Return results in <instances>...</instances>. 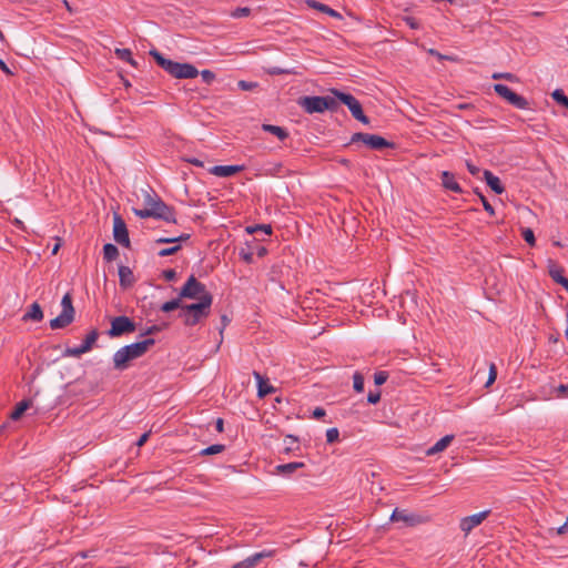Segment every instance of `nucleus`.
<instances>
[{"mask_svg": "<svg viewBox=\"0 0 568 568\" xmlns=\"http://www.w3.org/2000/svg\"><path fill=\"white\" fill-rule=\"evenodd\" d=\"M154 343L155 341L153 338H146L142 342L121 347L113 355L114 368L118 371L128 368L130 361L143 356Z\"/></svg>", "mask_w": 568, "mask_h": 568, "instance_id": "f257e3e1", "label": "nucleus"}, {"mask_svg": "<svg viewBox=\"0 0 568 568\" xmlns=\"http://www.w3.org/2000/svg\"><path fill=\"white\" fill-rule=\"evenodd\" d=\"M149 54L155 62L171 77L175 79H194L199 75V70L191 63H180L166 59L158 50H150Z\"/></svg>", "mask_w": 568, "mask_h": 568, "instance_id": "f03ea898", "label": "nucleus"}, {"mask_svg": "<svg viewBox=\"0 0 568 568\" xmlns=\"http://www.w3.org/2000/svg\"><path fill=\"white\" fill-rule=\"evenodd\" d=\"M298 105L308 114L323 113L326 110L336 111L338 102L332 97H302L298 99Z\"/></svg>", "mask_w": 568, "mask_h": 568, "instance_id": "7ed1b4c3", "label": "nucleus"}, {"mask_svg": "<svg viewBox=\"0 0 568 568\" xmlns=\"http://www.w3.org/2000/svg\"><path fill=\"white\" fill-rule=\"evenodd\" d=\"M180 298H190L196 301H203L204 296H212L206 290L205 285L196 280L194 275H191L185 284L180 290Z\"/></svg>", "mask_w": 568, "mask_h": 568, "instance_id": "20e7f679", "label": "nucleus"}, {"mask_svg": "<svg viewBox=\"0 0 568 568\" xmlns=\"http://www.w3.org/2000/svg\"><path fill=\"white\" fill-rule=\"evenodd\" d=\"M61 306L62 312L60 315L50 321V327L52 329L64 328L74 320V307L72 304V297L69 293L62 297Z\"/></svg>", "mask_w": 568, "mask_h": 568, "instance_id": "39448f33", "label": "nucleus"}, {"mask_svg": "<svg viewBox=\"0 0 568 568\" xmlns=\"http://www.w3.org/2000/svg\"><path fill=\"white\" fill-rule=\"evenodd\" d=\"M357 142H362L367 148H369L372 150H378V151L393 146L392 142L387 141L385 138H383L381 135L363 133V132H357L352 135L351 143L354 144Z\"/></svg>", "mask_w": 568, "mask_h": 568, "instance_id": "423d86ee", "label": "nucleus"}, {"mask_svg": "<svg viewBox=\"0 0 568 568\" xmlns=\"http://www.w3.org/2000/svg\"><path fill=\"white\" fill-rule=\"evenodd\" d=\"M495 92L505 99L509 104L514 105L517 109L526 110L529 108V102L526 98L515 93L507 85L497 83L494 85Z\"/></svg>", "mask_w": 568, "mask_h": 568, "instance_id": "0eeeda50", "label": "nucleus"}, {"mask_svg": "<svg viewBox=\"0 0 568 568\" xmlns=\"http://www.w3.org/2000/svg\"><path fill=\"white\" fill-rule=\"evenodd\" d=\"M135 329V323L130 317L122 315L112 318L108 335L110 337H119L124 334L133 333Z\"/></svg>", "mask_w": 568, "mask_h": 568, "instance_id": "6e6552de", "label": "nucleus"}, {"mask_svg": "<svg viewBox=\"0 0 568 568\" xmlns=\"http://www.w3.org/2000/svg\"><path fill=\"white\" fill-rule=\"evenodd\" d=\"M144 209H133V212L140 219L153 217V215H145V212L156 211L158 204L164 202L152 190H142Z\"/></svg>", "mask_w": 568, "mask_h": 568, "instance_id": "1a4fd4ad", "label": "nucleus"}, {"mask_svg": "<svg viewBox=\"0 0 568 568\" xmlns=\"http://www.w3.org/2000/svg\"><path fill=\"white\" fill-rule=\"evenodd\" d=\"M99 337V332L97 329H92L84 338L83 343L77 347H68L64 351L65 356L70 357H80L82 354L91 351L93 345L95 344Z\"/></svg>", "mask_w": 568, "mask_h": 568, "instance_id": "9d476101", "label": "nucleus"}, {"mask_svg": "<svg viewBox=\"0 0 568 568\" xmlns=\"http://www.w3.org/2000/svg\"><path fill=\"white\" fill-rule=\"evenodd\" d=\"M212 302H213V296H204L203 301H197L196 303L186 304V305L182 304V311L193 313V314L209 316Z\"/></svg>", "mask_w": 568, "mask_h": 568, "instance_id": "9b49d317", "label": "nucleus"}, {"mask_svg": "<svg viewBox=\"0 0 568 568\" xmlns=\"http://www.w3.org/2000/svg\"><path fill=\"white\" fill-rule=\"evenodd\" d=\"M332 93L336 97V99L339 102H342L349 109L353 116H355L356 114H361V112L363 111L362 104L352 94L339 92L337 90H332Z\"/></svg>", "mask_w": 568, "mask_h": 568, "instance_id": "f8f14e48", "label": "nucleus"}, {"mask_svg": "<svg viewBox=\"0 0 568 568\" xmlns=\"http://www.w3.org/2000/svg\"><path fill=\"white\" fill-rule=\"evenodd\" d=\"M113 236L119 244L126 247L130 245L129 232L120 215H114Z\"/></svg>", "mask_w": 568, "mask_h": 568, "instance_id": "ddd939ff", "label": "nucleus"}, {"mask_svg": "<svg viewBox=\"0 0 568 568\" xmlns=\"http://www.w3.org/2000/svg\"><path fill=\"white\" fill-rule=\"evenodd\" d=\"M275 552V549L255 552L254 555L245 558L244 560L236 562L235 565H233L232 568H254L262 559L273 557Z\"/></svg>", "mask_w": 568, "mask_h": 568, "instance_id": "4468645a", "label": "nucleus"}, {"mask_svg": "<svg viewBox=\"0 0 568 568\" xmlns=\"http://www.w3.org/2000/svg\"><path fill=\"white\" fill-rule=\"evenodd\" d=\"M489 510H484L478 514H474L471 516L465 517L460 521V529L467 535L475 527L479 526L489 515Z\"/></svg>", "mask_w": 568, "mask_h": 568, "instance_id": "2eb2a0df", "label": "nucleus"}, {"mask_svg": "<svg viewBox=\"0 0 568 568\" xmlns=\"http://www.w3.org/2000/svg\"><path fill=\"white\" fill-rule=\"evenodd\" d=\"M145 215H153L154 219L163 220L169 223H175V212L173 207L169 206L168 204H158L156 211L153 212H145Z\"/></svg>", "mask_w": 568, "mask_h": 568, "instance_id": "dca6fc26", "label": "nucleus"}, {"mask_svg": "<svg viewBox=\"0 0 568 568\" xmlns=\"http://www.w3.org/2000/svg\"><path fill=\"white\" fill-rule=\"evenodd\" d=\"M145 215H153L154 219L163 220L169 223H175V212L173 207L169 206L168 204H158L156 211L153 212H145Z\"/></svg>", "mask_w": 568, "mask_h": 568, "instance_id": "f3484780", "label": "nucleus"}, {"mask_svg": "<svg viewBox=\"0 0 568 568\" xmlns=\"http://www.w3.org/2000/svg\"><path fill=\"white\" fill-rule=\"evenodd\" d=\"M244 170L243 165H215L212 166L209 172L219 178H227L235 175L236 173Z\"/></svg>", "mask_w": 568, "mask_h": 568, "instance_id": "a211bd4d", "label": "nucleus"}, {"mask_svg": "<svg viewBox=\"0 0 568 568\" xmlns=\"http://www.w3.org/2000/svg\"><path fill=\"white\" fill-rule=\"evenodd\" d=\"M562 268L557 265L552 260H548L549 276L558 284L562 285L568 291V278L562 275Z\"/></svg>", "mask_w": 568, "mask_h": 568, "instance_id": "6ab92c4d", "label": "nucleus"}, {"mask_svg": "<svg viewBox=\"0 0 568 568\" xmlns=\"http://www.w3.org/2000/svg\"><path fill=\"white\" fill-rule=\"evenodd\" d=\"M119 278H120V286L123 288L131 287L135 282L132 270L125 265L119 266Z\"/></svg>", "mask_w": 568, "mask_h": 568, "instance_id": "aec40b11", "label": "nucleus"}, {"mask_svg": "<svg viewBox=\"0 0 568 568\" xmlns=\"http://www.w3.org/2000/svg\"><path fill=\"white\" fill-rule=\"evenodd\" d=\"M390 520L392 521H403L409 526H414L415 524L418 523L415 515L408 514L406 510L398 509V508H396L393 511V514L390 516Z\"/></svg>", "mask_w": 568, "mask_h": 568, "instance_id": "412c9836", "label": "nucleus"}, {"mask_svg": "<svg viewBox=\"0 0 568 568\" xmlns=\"http://www.w3.org/2000/svg\"><path fill=\"white\" fill-rule=\"evenodd\" d=\"M484 180L487 185L497 194H501L505 191L498 176L494 175L490 171H484Z\"/></svg>", "mask_w": 568, "mask_h": 568, "instance_id": "4be33fe9", "label": "nucleus"}, {"mask_svg": "<svg viewBox=\"0 0 568 568\" xmlns=\"http://www.w3.org/2000/svg\"><path fill=\"white\" fill-rule=\"evenodd\" d=\"M454 435H446L427 449L426 455L432 456L445 450L453 442Z\"/></svg>", "mask_w": 568, "mask_h": 568, "instance_id": "5701e85b", "label": "nucleus"}, {"mask_svg": "<svg viewBox=\"0 0 568 568\" xmlns=\"http://www.w3.org/2000/svg\"><path fill=\"white\" fill-rule=\"evenodd\" d=\"M305 467V464L302 462H293L287 464H281L275 467V471L278 475L291 476L294 471L300 468Z\"/></svg>", "mask_w": 568, "mask_h": 568, "instance_id": "b1692460", "label": "nucleus"}, {"mask_svg": "<svg viewBox=\"0 0 568 568\" xmlns=\"http://www.w3.org/2000/svg\"><path fill=\"white\" fill-rule=\"evenodd\" d=\"M306 4L312 8V9H315V10H318L323 13H326L333 18H336V19H342V14L339 12H337L336 10L329 8L328 6L324 4V3H321L316 0H307L306 1Z\"/></svg>", "mask_w": 568, "mask_h": 568, "instance_id": "393cba45", "label": "nucleus"}, {"mask_svg": "<svg viewBox=\"0 0 568 568\" xmlns=\"http://www.w3.org/2000/svg\"><path fill=\"white\" fill-rule=\"evenodd\" d=\"M442 183L445 189L450 190L455 193H462V187L455 180L454 174L449 173L448 171H444L442 173Z\"/></svg>", "mask_w": 568, "mask_h": 568, "instance_id": "a878e982", "label": "nucleus"}, {"mask_svg": "<svg viewBox=\"0 0 568 568\" xmlns=\"http://www.w3.org/2000/svg\"><path fill=\"white\" fill-rule=\"evenodd\" d=\"M43 318V312L41 306L34 302L31 304L29 311L22 316L23 322L33 321V322H40Z\"/></svg>", "mask_w": 568, "mask_h": 568, "instance_id": "bb28decb", "label": "nucleus"}, {"mask_svg": "<svg viewBox=\"0 0 568 568\" xmlns=\"http://www.w3.org/2000/svg\"><path fill=\"white\" fill-rule=\"evenodd\" d=\"M262 130L275 135L281 141H284L285 139L288 138V132L282 126L273 124H262Z\"/></svg>", "mask_w": 568, "mask_h": 568, "instance_id": "cd10ccee", "label": "nucleus"}, {"mask_svg": "<svg viewBox=\"0 0 568 568\" xmlns=\"http://www.w3.org/2000/svg\"><path fill=\"white\" fill-rule=\"evenodd\" d=\"M179 317L183 320L186 326H195L206 316L181 311Z\"/></svg>", "mask_w": 568, "mask_h": 568, "instance_id": "c85d7f7f", "label": "nucleus"}, {"mask_svg": "<svg viewBox=\"0 0 568 568\" xmlns=\"http://www.w3.org/2000/svg\"><path fill=\"white\" fill-rule=\"evenodd\" d=\"M253 375L257 382L260 397H264L274 392V388L263 379L258 372H253Z\"/></svg>", "mask_w": 568, "mask_h": 568, "instance_id": "c756f323", "label": "nucleus"}, {"mask_svg": "<svg viewBox=\"0 0 568 568\" xmlns=\"http://www.w3.org/2000/svg\"><path fill=\"white\" fill-rule=\"evenodd\" d=\"M31 406V400H22L17 404L14 410L11 413L10 418L12 420H18L21 418L23 413Z\"/></svg>", "mask_w": 568, "mask_h": 568, "instance_id": "7c9ffc66", "label": "nucleus"}, {"mask_svg": "<svg viewBox=\"0 0 568 568\" xmlns=\"http://www.w3.org/2000/svg\"><path fill=\"white\" fill-rule=\"evenodd\" d=\"M178 308L182 311V298H180V295H178L176 298L165 302L160 307V310L165 313L172 312Z\"/></svg>", "mask_w": 568, "mask_h": 568, "instance_id": "2f4dec72", "label": "nucleus"}, {"mask_svg": "<svg viewBox=\"0 0 568 568\" xmlns=\"http://www.w3.org/2000/svg\"><path fill=\"white\" fill-rule=\"evenodd\" d=\"M119 256V250L114 244L108 243L103 246V257L105 261L111 262Z\"/></svg>", "mask_w": 568, "mask_h": 568, "instance_id": "473e14b6", "label": "nucleus"}, {"mask_svg": "<svg viewBox=\"0 0 568 568\" xmlns=\"http://www.w3.org/2000/svg\"><path fill=\"white\" fill-rule=\"evenodd\" d=\"M114 53L120 60L126 61L128 63H130L133 67L138 65L136 61L132 58V52L130 49H119L118 48L114 50Z\"/></svg>", "mask_w": 568, "mask_h": 568, "instance_id": "72a5a7b5", "label": "nucleus"}, {"mask_svg": "<svg viewBox=\"0 0 568 568\" xmlns=\"http://www.w3.org/2000/svg\"><path fill=\"white\" fill-rule=\"evenodd\" d=\"M284 443L286 444L285 448H284V453L285 454H291V453H294L296 450H300V446L296 445V446H293V444H297L298 443V438L293 436V435H287L284 439Z\"/></svg>", "mask_w": 568, "mask_h": 568, "instance_id": "f704fd0d", "label": "nucleus"}, {"mask_svg": "<svg viewBox=\"0 0 568 568\" xmlns=\"http://www.w3.org/2000/svg\"><path fill=\"white\" fill-rule=\"evenodd\" d=\"M225 449V446L222 445V444H214V445H211L204 449H202L200 452V455L202 456H205V455H215V454H220L222 453L223 450Z\"/></svg>", "mask_w": 568, "mask_h": 568, "instance_id": "c9c22d12", "label": "nucleus"}, {"mask_svg": "<svg viewBox=\"0 0 568 568\" xmlns=\"http://www.w3.org/2000/svg\"><path fill=\"white\" fill-rule=\"evenodd\" d=\"M551 97H552V99H554L557 103H559V104H561V105H564V106H566V108L568 109V98L565 95V93H564V91H562V90H560V89H556V90L551 93Z\"/></svg>", "mask_w": 568, "mask_h": 568, "instance_id": "e433bc0d", "label": "nucleus"}, {"mask_svg": "<svg viewBox=\"0 0 568 568\" xmlns=\"http://www.w3.org/2000/svg\"><path fill=\"white\" fill-rule=\"evenodd\" d=\"M353 387L357 393H362L364 390V377L358 372L353 376Z\"/></svg>", "mask_w": 568, "mask_h": 568, "instance_id": "4c0bfd02", "label": "nucleus"}, {"mask_svg": "<svg viewBox=\"0 0 568 568\" xmlns=\"http://www.w3.org/2000/svg\"><path fill=\"white\" fill-rule=\"evenodd\" d=\"M246 231L250 234L261 231L265 235H270L272 233V227H271V225H267V224H261V225H256V226H248V227H246Z\"/></svg>", "mask_w": 568, "mask_h": 568, "instance_id": "58836bf2", "label": "nucleus"}, {"mask_svg": "<svg viewBox=\"0 0 568 568\" xmlns=\"http://www.w3.org/2000/svg\"><path fill=\"white\" fill-rule=\"evenodd\" d=\"M190 239V234H181L176 237H160L156 240V243H176L183 242Z\"/></svg>", "mask_w": 568, "mask_h": 568, "instance_id": "ea45409f", "label": "nucleus"}, {"mask_svg": "<svg viewBox=\"0 0 568 568\" xmlns=\"http://www.w3.org/2000/svg\"><path fill=\"white\" fill-rule=\"evenodd\" d=\"M266 72L270 74V75H280V74H296L295 71L293 70H290V69H282L280 67H271L266 70Z\"/></svg>", "mask_w": 568, "mask_h": 568, "instance_id": "a19ab883", "label": "nucleus"}, {"mask_svg": "<svg viewBox=\"0 0 568 568\" xmlns=\"http://www.w3.org/2000/svg\"><path fill=\"white\" fill-rule=\"evenodd\" d=\"M339 432L337 428L333 427L326 430V442L328 444H333L338 440Z\"/></svg>", "mask_w": 568, "mask_h": 568, "instance_id": "79ce46f5", "label": "nucleus"}, {"mask_svg": "<svg viewBox=\"0 0 568 568\" xmlns=\"http://www.w3.org/2000/svg\"><path fill=\"white\" fill-rule=\"evenodd\" d=\"M521 235L524 237V240L529 244V245H535V234H534V231L529 227H526V229H523V232H521Z\"/></svg>", "mask_w": 568, "mask_h": 568, "instance_id": "37998d69", "label": "nucleus"}, {"mask_svg": "<svg viewBox=\"0 0 568 568\" xmlns=\"http://www.w3.org/2000/svg\"><path fill=\"white\" fill-rule=\"evenodd\" d=\"M388 378V373L385 371H379L374 374V383L377 386L383 385Z\"/></svg>", "mask_w": 568, "mask_h": 568, "instance_id": "c03bdc74", "label": "nucleus"}, {"mask_svg": "<svg viewBox=\"0 0 568 568\" xmlns=\"http://www.w3.org/2000/svg\"><path fill=\"white\" fill-rule=\"evenodd\" d=\"M237 85L243 91H252L258 87V83L241 80L237 82Z\"/></svg>", "mask_w": 568, "mask_h": 568, "instance_id": "a18cd8bd", "label": "nucleus"}, {"mask_svg": "<svg viewBox=\"0 0 568 568\" xmlns=\"http://www.w3.org/2000/svg\"><path fill=\"white\" fill-rule=\"evenodd\" d=\"M199 74L202 77V80L207 84H211L215 79V74L210 70H202L201 72H199Z\"/></svg>", "mask_w": 568, "mask_h": 568, "instance_id": "49530a36", "label": "nucleus"}, {"mask_svg": "<svg viewBox=\"0 0 568 568\" xmlns=\"http://www.w3.org/2000/svg\"><path fill=\"white\" fill-rule=\"evenodd\" d=\"M181 248L180 245H175V246H171V247H166V248H162L161 251H159V256L161 257H165V256H169V255H173L175 254Z\"/></svg>", "mask_w": 568, "mask_h": 568, "instance_id": "de8ad7c7", "label": "nucleus"}, {"mask_svg": "<svg viewBox=\"0 0 568 568\" xmlns=\"http://www.w3.org/2000/svg\"><path fill=\"white\" fill-rule=\"evenodd\" d=\"M250 12H251L250 8H246V7L237 8L232 12V17L243 18V17H247L250 14Z\"/></svg>", "mask_w": 568, "mask_h": 568, "instance_id": "09e8293b", "label": "nucleus"}, {"mask_svg": "<svg viewBox=\"0 0 568 568\" xmlns=\"http://www.w3.org/2000/svg\"><path fill=\"white\" fill-rule=\"evenodd\" d=\"M496 377H497L496 366H495V364H490V366H489V376H488V381L486 383V386L491 385L496 381Z\"/></svg>", "mask_w": 568, "mask_h": 568, "instance_id": "8fccbe9b", "label": "nucleus"}, {"mask_svg": "<svg viewBox=\"0 0 568 568\" xmlns=\"http://www.w3.org/2000/svg\"><path fill=\"white\" fill-rule=\"evenodd\" d=\"M381 400V392H369L367 395V402L369 404H377Z\"/></svg>", "mask_w": 568, "mask_h": 568, "instance_id": "3c124183", "label": "nucleus"}, {"mask_svg": "<svg viewBox=\"0 0 568 568\" xmlns=\"http://www.w3.org/2000/svg\"><path fill=\"white\" fill-rule=\"evenodd\" d=\"M479 197L481 200V203H483V206H484L485 211L487 213H489L490 215H494L495 214V210L491 206V204L487 201V199L483 194H479Z\"/></svg>", "mask_w": 568, "mask_h": 568, "instance_id": "603ef678", "label": "nucleus"}, {"mask_svg": "<svg viewBox=\"0 0 568 568\" xmlns=\"http://www.w3.org/2000/svg\"><path fill=\"white\" fill-rule=\"evenodd\" d=\"M491 78L494 80L505 79L508 81H514L516 79V77L513 73H494Z\"/></svg>", "mask_w": 568, "mask_h": 568, "instance_id": "864d4df0", "label": "nucleus"}, {"mask_svg": "<svg viewBox=\"0 0 568 568\" xmlns=\"http://www.w3.org/2000/svg\"><path fill=\"white\" fill-rule=\"evenodd\" d=\"M404 21L406 22L407 26H409L412 29L414 30H417L419 29V22L413 18V17H405L404 18Z\"/></svg>", "mask_w": 568, "mask_h": 568, "instance_id": "5fc2aeb1", "label": "nucleus"}, {"mask_svg": "<svg viewBox=\"0 0 568 568\" xmlns=\"http://www.w3.org/2000/svg\"><path fill=\"white\" fill-rule=\"evenodd\" d=\"M162 275L165 278V281L171 282V281L175 280L176 272L174 270H172V268H169V270L163 271Z\"/></svg>", "mask_w": 568, "mask_h": 568, "instance_id": "6e6d98bb", "label": "nucleus"}, {"mask_svg": "<svg viewBox=\"0 0 568 568\" xmlns=\"http://www.w3.org/2000/svg\"><path fill=\"white\" fill-rule=\"evenodd\" d=\"M240 256L246 262V263H252L253 262V252H246L244 250H242L240 252Z\"/></svg>", "mask_w": 568, "mask_h": 568, "instance_id": "4d7b16f0", "label": "nucleus"}, {"mask_svg": "<svg viewBox=\"0 0 568 568\" xmlns=\"http://www.w3.org/2000/svg\"><path fill=\"white\" fill-rule=\"evenodd\" d=\"M467 169L471 175H478L480 172V169L470 162H467Z\"/></svg>", "mask_w": 568, "mask_h": 568, "instance_id": "13d9d810", "label": "nucleus"}, {"mask_svg": "<svg viewBox=\"0 0 568 568\" xmlns=\"http://www.w3.org/2000/svg\"><path fill=\"white\" fill-rule=\"evenodd\" d=\"M150 434H151V432H146V433H144V434L139 438V440L136 442V446H139V447L143 446V445L146 443V440L149 439Z\"/></svg>", "mask_w": 568, "mask_h": 568, "instance_id": "bf43d9fd", "label": "nucleus"}, {"mask_svg": "<svg viewBox=\"0 0 568 568\" xmlns=\"http://www.w3.org/2000/svg\"><path fill=\"white\" fill-rule=\"evenodd\" d=\"M160 331H161L160 326L152 325L142 335H152V334L159 333Z\"/></svg>", "mask_w": 568, "mask_h": 568, "instance_id": "052dcab7", "label": "nucleus"}, {"mask_svg": "<svg viewBox=\"0 0 568 568\" xmlns=\"http://www.w3.org/2000/svg\"><path fill=\"white\" fill-rule=\"evenodd\" d=\"M325 410L322 408V407H316L314 410H313V417L314 418H321V417H324L325 416Z\"/></svg>", "mask_w": 568, "mask_h": 568, "instance_id": "680f3d73", "label": "nucleus"}, {"mask_svg": "<svg viewBox=\"0 0 568 568\" xmlns=\"http://www.w3.org/2000/svg\"><path fill=\"white\" fill-rule=\"evenodd\" d=\"M354 118L364 124L369 123V119L364 114L363 111L361 112V114H358V115L356 114Z\"/></svg>", "mask_w": 568, "mask_h": 568, "instance_id": "e2e57ef3", "label": "nucleus"}, {"mask_svg": "<svg viewBox=\"0 0 568 568\" xmlns=\"http://www.w3.org/2000/svg\"><path fill=\"white\" fill-rule=\"evenodd\" d=\"M557 392L559 395H565V396H568V386L567 385H564V384H560L558 387H557Z\"/></svg>", "mask_w": 568, "mask_h": 568, "instance_id": "0e129e2a", "label": "nucleus"}, {"mask_svg": "<svg viewBox=\"0 0 568 568\" xmlns=\"http://www.w3.org/2000/svg\"><path fill=\"white\" fill-rule=\"evenodd\" d=\"M186 162L193 164V165H196V166H200V168H203V162L196 158H189L186 159Z\"/></svg>", "mask_w": 568, "mask_h": 568, "instance_id": "69168bd1", "label": "nucleus"}, {"mask_svg": "<svg viewBox=\"0 0 568 568\" xmlns=\"http://www.w3.org/2000/svg\"><path fill=\"white\" fill-rule=\"evenodd\" d=\"M428 52H429V54L435 55V57H437V58H438V59H440V60H444V59L450 60V59H452V58H449V57H447V55H443V54H440L439 52H437V51H436V50H434V49H430Z\"/></svg>", "mask_w": 568, "mask_h": 568, "instance_id": "338daca9", "label": "nucleus"}, {"mask_svg": "<svg viewBox=\"0 0 568 568\" xmlns=\"http://www.w3.org/2000/svg\"><path fill=\"white\" fill-rule=\"evenodd\" d=\"M0 69L7 74H12L11 70L8 68L7 63L0 59Z\"/></svg>", "mask_w": 568, "mask_h": 568, "instance_id": "774afa93", "label": "nucleus"}]
</instances>
